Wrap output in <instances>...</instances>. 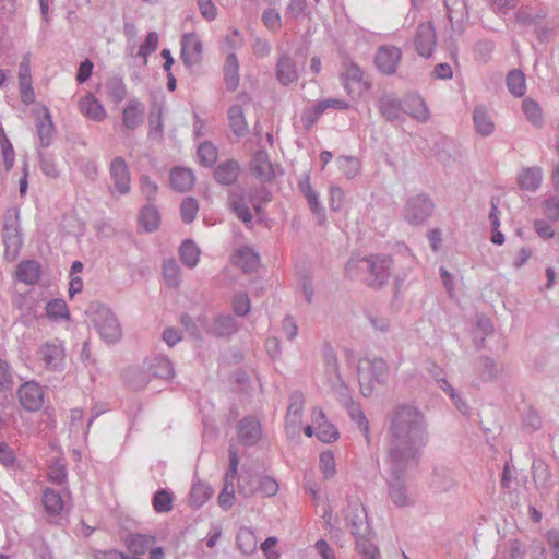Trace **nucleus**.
Segmentation results:
<instances>
[{
  "instance_id": "obj_1",
  "label": "nucleus",
  "mask_w": 559,
  "mask_h": 559,
  "mask_svg": "<svg viewBox=\"0 0 559 559\" xmlns=\"http://www.w3.org/2000/svg\"><path fill=\"white\" fill-rule=\"evenodd\" d=\"M429 442L426 415L407 403L395 405L388 414L384 462L388 465L389 497L396 507L413 504L407 495L405 477L416 467Z\"/></svg>"
},
{
  "instance_id": "obj_2",
  "label": "nucleus",
  "mask_w": 559,
  "mask_h": 559,
  "mask_svg": "<svg viewBox=\"0 0 559 559\" xmlns=\"http://www.w3.org/2000/svg\"><path fill=\"white\" fill-rule=\"evenodd\" d=\"M345 520L350 527L352 534L356 537L357 551L361 559H378L379 550L368 539L370 525L367 520V512L359 499H347V507L344 510Z\"/></svg>"
},
{
  "instance_id": "obj_3",
  "label": "nucleus",
  "mask_w": 559,
  "mask_h": 559,
  "mask_svg": "<svg viewBox=\"0 0 559 559\" xmlns=\"http://www.w3.org/2000/svg\"><path fill=\"white\" fill-rule=\"evenodd\" d=\"M393 259L386 254H374L358 261L347 262L345 271L347 276L355 277L356 271L366 272L362 281L371 288H382L391 277Z\"/></svg>"
},
{
  "instance_id": "obj_4",
  "label": "nucleus",
  "mask_w": 559,
  "mask_h": 559,
  "mask_svg": "<svg viewBox=\"0 0 559 559\" xmlns=\"http://www.w3.org/2000/svg\"><path fill=\"white\" fill-rule=\"evenodd\" d=\"M186 331L193 337H201L202 333L227 336L235 331L234 317H181Z\"/></svg>"
},
{
  "instance_id": "obj_5",
  "label": "nucleus",
  "mask_w": 559,
  "mask_h": 559,
  "mask_svg": "<svg viewBox=\"0 0 559 559\" xmlns=\"http://www.w3.org/2000/svg\"><path fill=\"white\" fill-rule=\"evenodd\" d=\"M358 381L364 396H370L373 392V383H385L389 377V367L382 358L359 359L357 366Z\"/></svg>"
},
{
  "instance_id": "obj_6",
  "label": "nucleus",
  "mask_w": 559,
  "mask_h": 559,
  "mask_svg": "<svg viewBox=\"0 0 559 559\" xmlns=\"http://www.w3.org/2000/svg\"><path fill=\"white\" fill-rule=\"evenodd\" d=\"M2 241L4 245L5 260L14 261L23 245L17 215L7 214L4 216Z\"/></svg>"
},
{
  "instance_id": "obj_7",
  "label": "nucleus",
  "mask_w": 559,
  "mask_h": 559,
  "mask_svg": "<svg viewBox=\"0 0 559 559\" xmlns=\"http://www.w3.org/2000/svg\"><path fill=\"white\" fill-rule=\"evenodd\" d=\"M278 491L277 481L270 476H248L241 477L238 484V493L249 498L257 492L264 497H273Z\"/></svg>"
},
{
  "instance_id": "obj_8",
  "label": "nucleus",
  "mask_w": 559,
  "mask_h": 559,
  "mask_svg": "<svg viewBox=\"0 0 559 559\" xmlns=\"http://www.w3.org/2000/svg\"><path fill=\"white\" fill-rule=\"evenodd\" d=\"M435 209L431 199L424 193L411 197L404 209V218L407 223L413 225L423 224L428 219Z\"/></svg>"
},
{
  "instance_id": "obj_9",
  "label": "nucleus",
  "mask_w": 559,
  "mask_h": 559,
  "mask_svg": "<svg viewBox=\"0 0 559 559\" xmlns=\"http://www.w3.org/2000/svg\"><path fill=\"white\" fill-rule=\"evenodd\" d=\"M323 362L325 378L330 389L340 394H344L347 391V388L341 378L338 361L330 345H325L323 347Z\"/></svg>"
},
{
  "instance_id": "obj_10",
  "label": "nucleus",
  "mask_w": 559,
  "mask_h": 559,
  "mask_svg": "<svg viewBox=\"0 0 559 559\" xmlns=\"http://www.w3.org/2000/svg\"><path fill=\"white\" fill-rule=\"evenodd\" d=\"M109 176L114 182V189L110 190L112 195L116 192L122 195L130 192L131 174L128 164L122 157L117 156L111 160L109 166Z\"/></svg>"
},
{
  "instance_id": "obj_11",
  "label": "nucleus",
  "mask_w": 559,
  "mask_h": 559,
  "mask_svg": "<svg viewBox=\"0 0 559 559\" xmlns=\"http://www.w3.org/2000/svg\"><path fill=\"white\" fill-rule=\"evenodd\" d=\"M401 59L402 51L400 48L392 45H383L377 50L374 63L382 74L392 75L396 72Z\"/></svg>"
},
{
  "instance_id": "obj_12",
  "label": "nucleus",
  "mask_w": 559,
  "mask_h": 559,
  "mask_svg": "<svg viewBox=\"0 0 559 559\" xmlns=\"http://www.w3.org/2000/svg\"><path fill=\"white\" fill-rule=\"evenodd\" d=\"M437 44L435 27L426 22L418 25L414 38V47L417 53L423 58L431 57Z\"/></svg>"
},
{
  "instance_id": "obj_13",
  "label": "nucleus",
  "mask_w": 559,
  "mask_h": 559,
  "mask_svg": "<svg viewBox=\"0 0 559 559\" xmlns=\"http://www.w3.org/2000/svg\"><path fill=\"white\" fill-rule=\"evenodd\" d=\"M17 395L21 405L26 411H38L44 404V391L41 386L34 381L22 384L17 390Z\"/></svg>"
},
{
  "instance_id": "obj_14",
  "label": "nucleus",
  "mask_w": 559,
  "mask_h": 559,
  "mask_svg": "<svg viewBox=\"0 0 559 559\" xmlns=\"http://www.w3.org/2000/svg\"><path fill=\"white\" fill-rule=\"evenodd\" d=\"M237 437L245 447L257 444L262 437L261 424L254 416L242 418L237 425Z\"/></svg>"
},
{
  "instance_id": "obj_15",
  "label": "nucleus",
  "mask_w": 559,
  "mask_h": 559,
  "mask_svg": "<svg viewBox=\"0 0 559 559\" xmlns=\"http://www.w3.org/2000/svg\"><path fill=\"white\" fill-rule=\"evenodd\" d=\"M39 352L46 369L50 371H61L63 369L64 349L60 341L46 342Z\"/></svg>"
},
{
  "instance_id": "obj_16",
  "label": "nucleus",
  "mask_w": 559,
  "mask_h": 559,
  "mask_svg": "<svg viewBox=\"0 0 559 559\" xmlns=\"http://www.w3.org/2000/svg\"><path fill=\"white\" fill-rule=\"evenodd\" d=\"M93 324L106 343L114 344L120 341L122 330L117 317H94Z\"/></svg>"
},
{
  "instance_id": "obj_17",
  "label": "nucleus",
  "mask_w": 559,
  "mask_h": 559,
  "mask_svg": "<svg viewBox=\"0 0 559 559\" xmlns=\"http://www.w3.org/2000/svg\"><path fill=\"white\" fill-rule=\"evenodd\" d=\"M202 43L195 34H185L181 38V59L187 67L201 61Z\"/></svg>"
},
{
  "instance_id": "obj_18",
  "label": "nucleus",
  "mask_w": 559,
  "mask_h": 559,
  "mask_svg": "<svg viewBox=\"0 0 559 559\" xmlns=\"http://www.w3.org/2000/svg\"><path fill=\"white\" fill-rule=\"evenodd\" d=\"M250 169L253 176L264 182L271 181L275 177L273 165L264 150H259L252 155Z\"/></svg>"
},
{
  "instance_id": "obj_19",
  "label": "nucleus",
  "mask_w": 559,
  "mask_h": 559,
  "mask_svg": "<svg viewBox=\"0 0 559 559\" xmlns=\"http://www.w3.org/2000/svg\"><path fill=\"white\" fill-rule=\"evenodd\" d=\"M36 131L40 147H48L53 141L55 126L51 114L47 107H43L41 114L36 116Z\"/></svg>"
},
{
  "instance_id": "obj_20",
  "label": "nucleus",
  "mask_w": 559,
  "mask_h": 559,
  "mask_svg": "<svg viewBox=\"0 0 559 559\" xmlns=\"http://www.w3.org/2000/svg\"><path fill=\"white\" fill-rule=\"evenodd\" d=\"M240 174V165L235 159H228L219 163L214 169L213 178L214 180L223 186H231L234 185Z\"/></svg>"
},
{
  "instance_id": "obj_21",
  "label": "nucleus",
  "mask_w": 559,
  "mask_h": 559,
  "mask_svg": "<svg viewBox=\"0 0 559 559\" xmlns=\"http://www.w3.org/2000/svg\"><path fill=\"white\" fill-rule=\"evenodd\" d=\"M144 364L155 378L169 380L175 376V368L167 356L156 355L147 358Z\"/></svg>"
},
{
  "instance_id": "obj_22",
  "label": "nucleus",
  "mask_w": 559,
  "mask_h": 559,
  "mask_svg": "<svg viewBox=\"0 0 559 559\" xmlns=\"http://www.w3.org/2000/svg\"><path fill=\"white\" fill-rule=\"evenodd\" d=\"M156 543L153 535L130 533L124 538V545L129 552L135 556L145 555Z\"/></svg>"
},
{
  "instance_id": "obj_23",
  "label": "nucleus",
  "mask_w": 559,
  "mask_h": 559,
  "mask_svg": "<svg viewBox=\"0 0 559 559\" xmlns=\"http://www.w3.org/2000/svg\"><path fill=\"white\" fill-rule=\"evenodd\" d=\"M379 110L388 121L399 120L404 112V100H400L393 94H384L379 99Z\"/></svg>"
},
{
  "instance_id": "obj_24",
  "label": "nucleus",
  "mask_w": 559,
  "mask_h": 559,
  "mask_svg": "<svg viewBox=\"0 0 559 559\" xmlns=\"http://www.w3.org/2000/svg\"><path fill=\"white\" fill-rule=\"evenodd\" d=\"M80 112L94 121H103L106 118V110L99 100L91 93L79 102Z\"/></svg>"
},
{
  "instance_id": "obj_25",
  "label": "nucleus",
  "mask_w": 559,
  "mask_h": 559,
  "mask_svg": "<svg viewBox=\"0 0 559 559\" xmlns=\"http://www.w3.org/2000/svg\"><path fill=\"white\" fill-rule=\"evenodd\" d=\"M144 105L136 98L129 100L122 112L123 126L129 130H134L143 123Z\"/></svg>"
},
{
  "instance_id": "obj_26",
  "label": "nucleus",
  "mask_w": 559,
  "mask_h": 559,
  "mask_svg": "<svg viewBox=\"0 0 559 559\" xmlns=\"http://www.w3.org/2000/svg\"><path fill=\"white\" fill-rule=\"evenodd\" d=\"M447 9V15L451 26L454 28L457 25L459 31H462L461 24L468 19L467 5L464 0H443Z\"/></svg>"
},
{
  "instance_id": "obj_27",
  "label": "nucleus",
  "mask_w": 559,
  "mask_h": 559,
  "mask_svg": "<svg viewBox=\"0 0 559 559\" xmlns=\"http://www.w3.org/2000/svg\"><path fill=\"white\" fill-rule=\"evenodd\" d=\"M234 262L245 273H251L259 267L260 255L251 247L246 246L235 253Z\"/></svg>"
},
{
  "instance_id": "obj_28",
  "label": "nucleus",
  "mask_w": 559,
  "mask_h": 559,
  "mask_svg": "<svg viewBox=\"0 0 559 559\" xmlns=\"http://www.w3.org/2000/svg\"><path fill=\"white\" fill-rule=\"evenodd\" d=\"M275 74L282 85H288L297 80L296 64L287 53L278 58Z\"/></svg>"
},
{
  "instance_id": "obj_29",
  "label": "nucleus",
  "mask_w": 559,
  "mask_h": 559,
  "mask_svg": "<svg viewBox=\"0 0 559 559\" xmlns=\"http://www.w3.org/2000/svg\"><path fill=\"white\" fill-rule=\"evenodd\" d=\"M473 121L476 132L481 136H489L495 131V123L488 109L484 105H478L473 111Z\"/></svg>"
},
{
  "instance_id": "obj_30",
  "label": "nucleus",
  "mask_w": 559,
  "mask_h": 559,
  "mask_svg": "<svg viewBox=\"0 0 559 559\" xmlns=\"http://www.w3.org/2000/svg\"><path fill=\"white\" fill-rule=\"evenodd\" d=\"M41 274V266L37 261L25 260L17 264L16 278L27 285L37 283Z\"/></svg>"
},
{
  "instance_id": "obj_31",
  "label": "nucleus",
  "mask_w": 559,
  "mask_h": 559,
  "mask_svg": "<svg viewBox=\"0 0 559 559\" xmlns=\"http://www.w3.org/2000/svg\"><path fill=\"white\" fill-rule=\"evenodd\" d=\"M404 114L420 122L429 119V111L424 99L418 95H408L404 98Z\"/></svg>"
},
{
  "instance_id": "obj_32",
  "label": "nucleus",
  "mask_w": 559,
  "mask_h": 559,
  "mask_svg": "<svg viewBox=\"0 0 559 559\" xmlns=\"http://www.w3.org/2000/svg\"><path fill=\"white\" fill-rule=\"evenodd\" d=\"M19 79L22 102L26 105L34 103L35 93L32 87L29 64L26 60L20 63Z\"/></svg>"
},
{
  "instance_id": "obj_33",
  "label": "nucleus",
  "mask_w": 559,
  "mask_h": 559,
  "mask_svg": "<svg viewBox=\"0 0 559 559\" xmlns=\"http://www.w3.org/2000/svg\"><path fill=\"white\" fill-rule=\"evenodd\" d=\"M170 186L174 190L186 192L194 183V175L190 169L176 167L170 171Z\"/></svg>"
},
{
  "instance_id": "obj_34",
  "label": "nucleus",
  "mask_w": 559,
  "mask_h": 559,
  "mask_svg": "<svg viewBox=\"0 0 559 559\" xmlns=\"http://www.w3.org/2000/svg\"><path fill=\"white\" fill-rule=\"evenodd\" d=\"M226 88L234 92L239 85V63L235 53H229L224 66Z\"/></svg>"
},
{
  "instance_id": "obj_35",
  "label": "nucleus",
  "mask_w": 559,
  "mask_h": 559,
  "mask_svg": "<svg viewBox=\"0 0 559 559\" xmlns=\"http://www.w3.org/2000/svg\"><path fill=\"white\" fill-rule=\"evenodd\" d=\"M228 120L234 134L237 136H245L248 133L249 128L241 106L233 105L228 109Z\"/></svg>"
},
{
  "instance_id": "obj_36",
  "label": "nucleus",
  "mask_w": 559,
  "mask_h": 559,
  "mask_svg": "<svg viewBox=\"0 0 559 559\" xmlns=\"http://www.w3.org/2000/svg\"><path fill=\"white\" fill-rule=\"evenodd\" d=\"M160 222L157 209L148 203L142 207L139 214V224L145 231H154L158 228Z\"/></svg>"
},
{
  "instance_id": "obj_37",
  "label": "nucleus",
  "mask_w": 559,
  "mask_h": 559,
  "mask_svg": "<svg viewBox=\"0 0 559 559\" xmlns=\"http://www.w3.org/2000/svg\"><path fill=\"white\" fill-rule=\"evenodd\" d=\"M543 179L542 169L538 167L526 168L519 176V185L521 189L535 191L539 188Z\"/></svg>"
},
{
  "instance_id": "obj_38",
  "label": "nucleus",
  "mask_w": 559,
  "mask_h": 559,
  "mask_svg": "<svg viewBox=\"0 0 559 559\" xmlns=\"http://www.w3.org/2000/svg\"><path fill=\"white\" fill-rule=\"evenodd\" d=\"M493 324L490 317H478L475 323H473L472 336L473 342L477 348H480L485 337L492 333Z\"/></svg>"
},
{
  "instance_id": "obj_39",
  "label": "nucleus",
  "mask_w": 559,
  "mask_h": 559,
  "mask_svg": "<svg viewBox=\"0 0 559 559\" xmlns=\"http://www.w3.org/2000/svg\"><path fill=\"white\" fill-rule=\"evenodd\" d=\"M163 277L169 288H177L181 283V270L175 259L163 262Z\"/></svg>"
},
{
  "instance_id": "obj_40",
  "label": "nucleus",
  "mask_w": 559,
  "mask_h": 559,
  "mask_svg": "<svg viewBox=\"0 0 559 559\" xmlns=\"http://www.w3.org/2000/svg\"><path fill=\"white\" fill-rule=\"evenodd\" d=\"M506 83L514 97H522L526 92L525 76L521 70H511L507 75Z\"/></svg>"
},
{
  "instance_id": "obj_41",
  "label": "nucleus",
  "mask_w": 559,
  "mask_h": 559,
  "mask_svg": "<svg viewBox=\"0 0 559 559\" xmlns=\"http://www.w3.org/2000/svg\"><path fill=\"white\" fill-rule=\"evenodd\" d=\"M179 255L182 263L192 269L197 266L200 260V249L194 243V241L187 239L185 240L179 248Z\"/></svg>"
},
{
  "instance_id": "obj_42",
  "label": "nucleus",
  "mask_w": 559,
  "mask_h": 559,
  "mask_svg": "<svg viewBox=\"0 0 559 559\" xmlns=\"http://www.w3.org/2000/svg\"><path fill=\"white\" fill-rule=\"evenodd\" d=\"M213 495V489L205 483H195L190 491L189 503L194 508L203 506Z\"/></svg>"
},
{
  "instance_id": "obj_43",
  "label": "nucleus",
  "mask_w": 559,
  "mask_h": 559,
  "mask_svg": "<svg viewBox=\"0 0 559 559\" xmlns=\"http://www.w3.org/2000/svg\"><path fill=\"white\" fill-rule=\"evenodd\" d=\"M43 503L47 513L59 514L63 510V500L60 492L47 488L43 493Z\"/></svg>"
},
{
  "instance_id": "obj_44",
  "label": "nucleus",
  "mask_w": 559,
  "mask_h": 559,
  "mask_svg": "<svg viewBox=\"0 0 559 559\" xmlns=\"http://www.w3.org/2000/svg\"><path fill=\"white\" fill-rule=\"evenodd\" d=\"M105 88L116 104L121 103L127 96V86L122 78L114 76L109 79L105 84Z\"/></svg>"
},
{
  "instance_id": "obj_45",
  "label": "nucleus",
  "mask_w": 559,
  "mask_h": 559,
  "mask_svg": "<svg viewBox=\"0 0 559 559\" xmlns=\"http://www.w3.org/2000/svg\"><path fill=\"white\" fill-rule=\"evenodd\" d=\"M258 545L254 533L249 528H242L237 535V546L245 555H251L255 551Z\"/></svg>"
},
{
  "instance_id": "obj_46",
  "label": "nucleus",
  "mask_w": 559,
  "mask_h": 559,
  "mask_svg": "<svg viewBox=\"0 0 559 559\" xmlns=\"http://www.w3.org/2000/svg\"><path fill=\"white\" fill-rule=\"evenodd\" d=\"M229 206L236 216L243 222L246 226L252 224V214L250 209L241 201L236 193L229 194Z\"/></svg>"
},
{
  "instance_id": "obj_47",
  "label": "nucleus",
  "mask_w": 559,
  "mask_h": 559,
  "mask_svg": "<svg viewBox=\"0 0 559 559\" xmlns=\"http://www.w3.org/2000/svg\"><path fill=\"white\" fill-rule=\"evenodd\" d=\"M174 497L166 489L157 490L152 499V504L157 513H167L173 509Z\"/></svg>"
},
{
  "instance_id": "obj_48",
  "label": "nucleus",
  "mask_w": 559,
  "mask_h": 559,
  "mask_svg": "<svg viewBox=\"0 0 559 559\" xmlns=\"http://www.w3.org/2000/svg\"><path fill=\"white\" fill-rule=\"evenodd\" d=\"M522 109L526 117V119L535 127H542L543 126V115L542 109L539 105L531 99L526 98L522 103Z\"/></svg>"
},
{
  "instance_id": "obj_49",
  "label": "nucleus",
  "mask_w": 559,
  "mask_h": 559,
  "mask_svg": "<svg viewBox=\"0 0 559 559\" xmlns=\"http://www.w3.org/2000/svg\"><path fill=\"white\" fill-rule=\"evenodd\" d=\"M199 162L205 167H212L217 159V150L209 141L201 143L197 152Z\"/></svg>"
},
{
  "instance_id": "obj_50",
  "label": "nucleus",
  "mask_w": 559,
  "mask_h": 559,
  "mask_svg": "<svg viewBox=\"0 0 559 559\" xmlns=\"http://www.w3.org/2000/svg\"><path fill=\"white\" fill-rule=\"evenodd\" d=\"M304 403H305V399H304V394L301 392H294L289 396V405H288L287 416H286L287 420H289L292 423L299 421V419L301 417V412L304 408Z\"/></svg>"
},
{
  "instance_id": "obj_51",
  "label": "nucleus",
  "mask_w": 559,
  "mask_h": 559,
  "mask_svg": "<svg viewBox=\"0 0 559 559\" xmlns=\"http://www.w3.org/2000/svg\"><path fill=\"white\" fill-rule=\"evenodd\" d=\"M533 480L537 486L547 488L550 485V473L543 461H534L532 464Z\"/></svg>"
},
{
  "instance_id": "obj_52",
  "label": "nucleus",
  "mask_w": 559,
  "mask_h": 559,
  "mask_svg": "<svg viewBox=\"0 0 559 559\" xmlns=\"http://www.w3.org/2000/svg\"><path fill=\"white\" fill-rule=\"evenodd\" d=\"M338 168L347 178H354L360 171V162L356 157L340 156L337 158Z\"/></svg>"
},
{
  "instance_id": "obj_53",
  "label": "nucleus",
  "mask_w": 559,
  "mask_h": 559,
  "mask_svg": "<svg viewBox=\"0 0 559 559\" xmlns=\"http://www.w3.org/2000/svg\"><path fill=\"white\" fill-rule=\"evenodd\" d=\"M198 211L199 204L193 198L187 197L182 200L180 204V216L186 224H190L194 221Z\"/></svg>"
},
{
  "instance_id": "obj_54",
  "label": "nucleus",
  "mask_w": 559,
  "mask_h": 559,
  "mask_svg": "<svg viewBox=\"0 0 559 559\" xmlns=\"http://www.w3.org/2000/svg\"><path fill=\"white\" fill-rule=\"evenodd\" d=\"M493 48H495V44L491 40L483 39V40L477 41L475 45V48H474V53H475L476 60L484 62V63L488 62V60L490 59V56L493 51Z\"/></svg>"
},
{
  "instance_id": "obj_55",
  "label": "nucleus",
  "mask_w": 559,
  "mask_h": 559,
  "mask_svg": "<svg viewBox=\"0 0 559 559\" xmlns=\"http://www.w3.org/2000/svg\"><path fill=\"white\" fill-rule=\"evenodd\" d=\"M479 369H480V376L484 380H492L497 377L498 369L496 361L488 357V356H481L479 358Z\"/></svg>"
},
{
  "instance_id": "obj_56",
  "label": "nucleus",
  "mask_w": 559,
  "mask_h": 559,
  "mask_svg": "<svg viewBox=\"0 0 559 559\" xmlns=\"http://www.w3.org/2000/svg\"><path fill=\"white\" fill-rule=\"evenodd\" d=\"M158 47V35L155 32H150L143 44L139 48L138 55L144 59L146 63V58L153 53Z\"/></svg>"
},
{
  "instance_id": "obj_57",
  "label": "nucleus",
  "mask_w": 559,
  "mask_h": 559,
  "mask_svg": "<svg viewBox=\"0 0 559 559\" xmlns=\"http://www.w3.org/2000/svg\"><path fill=\"white\" fill-rule=\"evenodd\" d=\"M1 145H2V156L5 170L9 171L13 167L14 164V150L9 139L5 136L3 129H0Z\"/></svg>"
},
{
  "instance_id": "obj_58",
  "label": "nucleus",
  "mask_w": 559,
  "mask_h": 559,
  "mask_svg": "<svg viewBox=\"0 0 559 559\" xmlns=\"http://www.w3.org/2000/svg\"><path fill=\"white\" fill-rule=\"evenodd\" d=\"M140 187L143 195L148 201V203H152L157 194L158 186L156 182H154L148 176L142 175L140 177Z\"/></svg>"
},
{
  "instance_id": "obj_59",
  "label": "nucleus",
  "mask_w": 559,
  "mask_h": 559,
  "mask_svg": "<svg viewBox=\"0 0 559 559\" xmlns=\"http://www.w3.org/2000/svg\"><path fill=\"white\" fill-rule=\"evenodd\" d=\"M234 314H249L251 304L247 293H237L233 300Z\"/></svg>"
},
{
  "instance_id": "obj_60",
  "label": "nucleus",
  "mask_w": 559,
  "mask_h": 559,
  "mask_svg": "<svg viewBox=\"0 0 559 559\" xmlns=\"http://www.w3.org/2000/svg\"><path fill=\"white\" fill-rule=\"evenodd\" d=\"M39 165L41 171L51 178H57L59 176V171L57 166L50 155L38 152Z\"/></svg>"
},
{
  "instance_id": "obj_61",
  "label": "nucleus",
  "mask_w": 559,
  "mask_h": 559,
  "mask_svg": "<svg viewBox=\"0 0 559 559\" xmlns=\"http://www.w3.org/2000/svg\"><path fill=\"white\" fill-rule=\"evenodd\" d=\"M13 385V376L11 372L10 365L0 359V391H9Z\"/></svg>"
},
{
  "instance_id": "obj_62",
  "label": "nucleus",
  "mask_w": 559,
  "mask_h": 559,
  "mask_svg": "<svg viewBox=\"0 0 559 559\" xmlns=\"http://www.w3.org/2000/svg\"><path fill=\"white\" fill-rule=\"evenodd\" d=\"M320 468L325 478H330L335 474L334 456L331 452H322L320 454Z\"/></svg>"
},
{
  "instance_id": "obj_63",
  "label": "nucleus",
  "mask_w": 559,
  "mask_h": 559,
  "mask_svg": "<svg viewBox=\"0 0 559 559\" xmlns=\"http://www.w3.org/2000/svg\"><path fill=\"white\" fill-rule=\"evenodd\" d=\"M350 417L356 421L357 427L365 433V438L369 442V423L362 411L359 407H354L350 411Z\"/></svg>"
},
{
  "instance_id": "obj_64",
  "label": "nucleus",
  "mask_w": 559,
  "mask_h": 559,
  "mask_svg": "<svg viewBox=\"0 0 559 559\" xmlns=\"http://www.w3.org/2000/svg\"><path fill=\"white\" fill-rule=\"evenodd\" d=\"M543 211L547 218L551 221L559 219V198L550 197L543 203Z\"/></svg>"
}]
</instances>
